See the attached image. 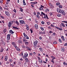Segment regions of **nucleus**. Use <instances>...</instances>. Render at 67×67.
<instances>
[{"mask_svg": "<svg viewBox=\"0 0 67 67\" xmlns=\"http://www.w3.org/2000/svg\"><path fill=\"white\" fill-rule=\"evenodd\" d=\"M57 11L58 13H62V14H64V15H65V12H64V10H62V9H60L57 8Z\"/></svg>", "mask_w": 67, "mask_h": 67, "instance_id": "obj_1", "label": "nucleus"}, {"mask_svg": "<svg viewBox=\"0 0 67 67\" xmlns=\"http://www.w3.org/2000/svg\"><path fill=\"white\" fill-rule=\"evenodd\" d=\"M37 43H38V41L37 40H36L34 42V47H36L37 45Z\"/></svg>", "mask_w": 67, "mask_h": 67, "instance_id": "obj_2", "label": "nucleus"}, {"mask_svg": "<svg viewBox=\"0 0 67 67\" xmlns=\"http://www.w3.org/2000/svg\"><path fill=\"white\" fill-rule=\"evenodd\" d=\"M25 38H26V39H27V40H29V37L27 36V35H26V34H25V33L24 32L23 34Z\"/></svg>", "mask_w": 67, "mask_h": 67, "instance_id": "obj_3", "label": "nucleus"}, {"mask_svg": "<svg viewBox=\"0 0 67 67\" xmlns=\"http://www.w3.org/2000/svg\"><path fill=\"white\" fill-rule=\"evenodd\" d=\"M5 14L7 15V16H9L10 15V14L9 12H8L7 11H5Z\"/></svg>", "mask_w": 67, "mask_h": 67, "instance_id": "obj_4", "label": "nucleus"}, {"mask_svg": "<svg viewBox=\"0 0 67 67\" xmlns=\"http://www.w3.org/2000/svg\"><path fill=\"white\" fill-rule=\"evenodd\" d=\"M10 34H8L7 35V40H10Z\"/></svg>", "mask_w": 67, "mask_h": 67, "instance_id": "obj_5", "label": "nucleus"}, {"mask_svg": "<svg viewBox=\"0 0 67 67\" xmlns=\"http://www.w3.org/2000/svg\"><path fill=\"white\" fill-rule=\"evenodd\" d=\"M19 22L20 23H21V24H25V23L24 21V20H20Z\"/></svg>", "mask_w": 67, "mask_h": 67, "instance_id": "obj_6", "label": "nucleus"}, {"mask_svg": "<svg viewBox=\"0 0 67 67\" xmlns=\"http://www.w3.org/2000/svg\"><path fill=\"white\" fill-rule=\"evenodd\" d=\"M8 26L9 28V29H10L11 26V22H9L8 25Z\"/></svg>", "mask_w": 67, "mask_h": 67, "instance_id": "obj_7", "label": "nucleus"}, {"mask_svg": "<svg viewBox=\"0 0 67 67\" xmlns=\"http://www.w3.org/2000/svg\"><path fill=\"white\" fill-rule=\"evenodd\" d=\"M55 28L56 29H58V30H60V31H63V29H62L60 28L59 27L55 26Z\"/></svg>", "mask_w": 67, "mask_h": 67, "instance_id": "obj_8", "label": "nucleus"}, {"mask_svg": "<svg viewBox=\"0 0 67 67\" xmlns=\"http://www.w3.org/2000/svg\"><path fill=\"white\" fill-rule=\"evenodd\" d=\"M27 56H28V54L27 53H25L24 56V58H25L26 57H27Z\"/></svg>", "mask_w": 67, "mask_h": 67, "instance_id": "obj_9", "label": "nucleus"}, {"mask_svg": "<svg viewBox=\"0 0 67 67\" xmlns=\"http://www.w3.org/2000/svg\"><path fill=\"white\" fill-rule=\"evenodd\" d=\"M18 43L19 44H22V41L21 40H19L18 41Z\"/></svg>", "mask_w": 67, "mask_h": 67, "instance_id": "obj_10", "label": "nucleus"}, {"mask_svg": "<svg viewBox=\"0 0 67 67\" xmlns=\"http://www.w3.org/2000/svg\"><path fill=\"white\" fill-rule=\"evenodd\" d=\"M15 48L16 50H17V51H20V49L17 46H15Z\"/></svg>", "mask_w": 67, "mask_h": 67, "instance_id": "obj_11", "label": "nucleus"}, {"mask_svg": "<svg viewBox=\"0 0 67 67\" xmlns=\"http://www.w3.org/2000/svg\"><path fill=\"white\" fill-rule=\"evenodd\" d=\"M26 48L28 50V51H31V49L28 47H26Z\"/></svg>", "mask_w": 67, "mask_h": 67, "instance_id": "obj_12", "label": "nucleus"}, {"mask_svg": "<svg viewBox=\"0 0 67 67\" xmlns=\"http://www.w3.org/2000/svg\"><path fill=\"white\" fill-rule=\"evenodd\" d=\"M4 60L5 61H7V60H8V56H7V55H6L5 56Z\"/></svg>", "mask_w": 67, "mask_h": 67, "instance_id": "obj_13", "label": "nucleus"}, {"mask_svg": "<svg viewBox=\"0 0 67 67\" xmlns=\"http://www.w3.org/2000/svg\"><path fill=\"white\" fill-rule=\"evenodd\" d=\"M39 33L40 34H45V32H39Z\"/></svg>", "mask_w": 67, "mask_h": 67, "instance_id": "obj_14", "label": "nucleus"}, {"mask_svg": "<svg viewBox=\"0 0 67 67\" xmlns=\"http://www.w3.org/2000/svg\"><path fill=\"white\" fill-rule=\"evenodd\" d=\"M23 41L24 42H25V43L26 42H27V40H26L25 38H23Z\"/></svg>", "mask_w": 67, "mask_h": 67, "instance_id": "obj_15", "label": "nucleus"}, {"mask_svg": "<svg viewBox=\"0 0 67 67\" xmlns=\"http://www.w3.org/2000/svg\"><path fill=\"white\" fill-rule=\"evenodd\" d=\"M61 38H62V40L63 41H65V39L64 38V36H61Z\"/></svg>", "mask_w": 67, "mask_h": 67, "instance_id": "obj_16", "label": "nucleus"}, {"mask_svg": "<svg viewBox=\"0 0 67 67\" xmlns=\"http://www.w3.org/2000/svg\"><path fill=\"white\" fill-rule=\"evenodd\" d=\"M9 61L10 62V63H12L13 62V59H12V58H10V59H9Z\"/></svg>", "mask_w": 67, "mask_h": 67, "instance_id": "obj_17", "label": "nucleus"}, {"mask_svg": "<svg viewBox=\"0 0 67 67\" xmlns=\"http://www.w3.org/2000/svg\"><path fill=\"white\" fill-rule=\"evenodd\" d=\"M61 51L62 52H64V51H65V49L64 48H61Z\"/></svg>", "mask_w": 67, "mask_h": 67, "instance_id": "obj_18", "label": "nucleus"}, {"mask_svg": "<svg viewBox=\"0 0 67 67\" xmlns=\"http://www.w3.org/2000/svg\"><path fill=\"white\" fill-rule=\"evenodd\" d=\"M12 44L14 46H15L16 44H15V42H12Z\"/></svg>", "mask_w": 67, "mask_h": 67, "instance_id": "obj_19", "label": "nucleus"}, {"mask_svg": "<svg viewBox=\"0 0 67 67\" xmlns=\"http://www.w3.org/2000/svg\"><path fill=\"white\" fill-rule=\"evenodd\" d=\"M9 32L10 33H11V34H13L14 33V32L12 31V30H10L9 31Z\"/></svg>", "mask_w": 67, "mask_h": 67, "instance_id": "obj_20", "label": "nucleus"}, {"mask_svg": "<svg viewBox=\"0 0 67 67\" xmlns=\"http://www.w3.org/2000/svg\"><path fill=\"white\" fill-rule=\"evenodd\" d=\"M13 28L14 29H16V30H19V28H17V27H14V26L13 27Z\"/></svg>", "mask_w": 67, "mask_h": 67, "instance_id": "obj_21", "label": "nucleus"}, {"mask_svg": "<svg viewBox=\"0 0 67 67\" xmlns=\"http://www.w3.org/2000/svg\"><path fill=\"white\" fill-rule=\"evenodd\" d=\"M4 50V49H3V48H1V51H0V52H1V53H2V52H3V51Z\"/></svg>", "mask_w": 67, "mask_h": 67, "instance_id": "obj_22", "label": "nucleus"}, {"mask_svg": "<svg viewBox=\"0 0 67 67\" xmlns=\"http://www.w3.org/2000/svg\"><path fill=\"white\" fill-rule=\"evenodd\" d=\"M57 16L58 17H60L62 16V15L60 14H58L57 15Z\"/></svg>", "mask_w": 67, "mask_h": 67, "instance_id": "obj_23", "label": "nucleus"}, {"mask_svg": "<svg viewBox=\"0 0 67 67\" xmlns=\"http://www.w3.org/2000/svg\"><path fill=\"white\" fill-rule=\"evenodd\" d=\"M15 23L18 25H19V23L16 21Z\"/></svg>", "mask_w": 67, "mask_h": 67, "instance_id": "obj_24", "label": "nucleus"}, {"mask_svg": "<svg viewBox=\"0 0 67 67\" xmlns=\"http://www.w3.org/2000/svg\"><path fill=\"white\" fill-rule=\"evenodd\" d=\"M23 4L24 5H26V4L25 3V1L24 0H23Z\"/></svg>", "mask_w": 67, "mask_h": 67, "instance_id": "obj_25", "label": "nucleus"}, {"mask_svg": "<svg viewBox=\"0 0 67 67\" xmlns=\"http://www.w3.org/2000/svg\"><path fill=\"white\" fill-rule=\"evenodd\" d=\"M39 49H40V52H43V49H42V48H39Z\"/></svg>", "mask_w": 67, "mask_h": 67, "instance_id": "obj_26", "label": "nucleus"}, {"mask_svg": "<svg viewBox=\"0 0 67 67\" xmlns=\"http://www.w3.org/2000/svg\"><path fill=\"white\" fill-rule=\"evenodd\" d=\"M39 63H42V60L41 59H40V60H38Z\"/></svg>", "mask_w": 67, "mask_h": 67, "instance_id": "obj_27", "label": "nucleus"}, {"mask_svg": "<svg viewBox=\"0 0 67 67\" xmlns=\"http://www.w3.org/2000/svg\"><path fill=\"white\" fill-rule=\"evenodd\" d=\"M59 41L60 43H62V40H61V39H60V38L59 39Z\"/></svg>", "mask_w": 67, "mask_h": 67, "instance_id": "obj_28", "label": "nucleus"}, {"mask_svg": "<svg viewBox=\"0 0 67 67\" xmlns=\"http://www.w3.org/2000/svg\"><path fill=\"white\" fill-rule=\"evenodd\" d=\"M62 26H63V27H65V25H64V24L62 23H61Z\"/></svg>", "mask_w": 67, "mask_h": 67, "instance_id": "obj_29", "label": "nucleus"}, {"mask_svg": "<svg viewBox=\"0 0 67 67\" xmlns=\"http://www.w3.org/2000/svg\"><path fill=\"white\" fill-rule=\"evenodd\" d=\"M35 27L36 29H38V25H35Z\"/></svg>", "mask_w": 67, "mask_h": 67, "instance_id": "obj_30", "label": "nucleus"}, {"mask_svg": "<svg viewBox=\"0 0 67 67\" xmlns=\"http://www.w3.org/2000/svg\"><path fill=\"white\" fill-rule=\"evenodd\" d=\"M51 58H52L53 59H55V57L54 56H51Z\"/></svg>", "mask_w": 67, "mask_h": 67, "instance_id": "obj_31", "label": "nucleus"}, {"mask_svg": "<svg viewBox=\"0 0 67 67\" xmlns=\"http://www.w3.org/2000/svg\"><path fill=\"white\" fill-rule=\"evenodd\" d=\"M25 60H26V62H29V60H28V59L27 58H25Z\"/></svg>", "mask_w": 67, "mask_h": 67, "instance_id": "obj_32", "label": "nucleus"}, {"mask_svg": "<svg viewBox=\"0 0 67 67\" xmlns=\"http://www.w3.org/2000/svg\"><path fill=\"white\" fill-rule=\"evenodd\" d=\"M15 21H14V20L10 22V23H11V24H12L13 23H15Z\"/></svg>", "mask_w": 67, "mask_h": 67, "instance_id": "obj_33", "label": "nucleus"}, {"mask_svg": "<svg viewBox=\"0 0 67 67\" xmlns=\"http://www.w3.org/2000/svg\"><path fill=\"white\" fill-rule=\"evenodd\" d=\"M36 57L37 58H38V60H40V59H41V58L37 56Z\"/></svg>", "mask_w": 67, "mask_h": 67, "instance_id": "obj_34", "label": "nucleus"}, {"mask_svg": "<svg viewBox=\"0 0 67 67\" xmlns=\"http://www.w3.org/2000/svg\"><path fill=\"white\" fill-rule=\"evenodd\" d=\"M63 65H67V63H66L65 62H63Z\"/></svg>", "mask_w": 67, "mask_h": 67, "instance_id": "obj_35", "label": "nucleus"}, {"mask_svg": "<svg viewBox=\"0 0 67 67\" xmlns=\"http://www.w3.org/2000/svg\"><path fill=\"white\" fill-rule=\"evenodd\" d=\"M3 32H7V29H5L3 30Z\"/></svg>", "mask_w": 67, "mask_h": 67, "instance_id": "obj_36", "label": "nucleus"}, {"mask_svg": "<svg viewBox=\"0 0 67 67\" xmlns=\"http://www.w3.org/2000/svg\"><path fill=\"white\" fill-rule=\"evenodd\" d=\"M25 44L26 45H28V44H29V42L28 41L27 42H25Z\"/></svg>", "mask_w": 67, "mask_h": 67, "instance_id": "obj_37", "label": "nucleus"}, {"mask_svg": "<svg viewBox=\"0 0 67 67\" xmlns=\"http://www.w3.org/2000/svg\"><path fill=\"white\" fill-rule=\"evenodd\" d=\"M53 44H57V42L56 41H54L53 42Z\"/></svg>", "mask_w": 67, "mask_h": 67, "instance_id": "obj_38", "label": "nucleus"}, {"mask_svg": "<svg viewBox=\"0 0 67 67\" xmlns=\"http://www.w3.org/2000/svg\"><path fill=\"white\" fill-rule=\"evenodd\" d=\"M4 9H5V10H9V8H8L4 7Z\"/></svg>", "mask_w": 67, "mask_h": 67, "instance_id": "obj_39", "label": "nucleus"}, {"mask_svg": "<svg viewBox=\"0 0 67 67\" xmlns=\"http://www.w3.org/2000/svg\"><path fill=\"white\" fill-rule=\"evenodd\" d=\"M51 62L52 63H53V64H54L55 62H54V60H53V59H52L51 61Z\"/></svg>", "mask_w": 67, "mask_h": 67, "instance_id": "obj_40", "label": "nucleus"}, {"mask_svg": "<svg viewBox=\"0 0 67 67\" xmlns=\"http://www.w3.org/2000/svg\"><path fill=\"white\" fill-rule=\"evenodd\" d=\"M46 11H48V12H49V9H48V8H46V10H45Z\"/></svg>", "mask_w": 67, "mask_h": 67, "instance_id": "obj_41", "label": "nucleus"}, {"mask_svg": "<svg viewBox=\"0 0 67 67\" xmlns=\"http://www.w3.org/2000/svg\"><path fill=\"white\" fill-rule=\"evenodd\" d=\"M49 5L51 7H52V6H53V5H52V4L51 3H49Z\"/></svg>", "mask_w": 67, "mask_h": 67, "instance_id": "obj_42", "label": "nucleus"}, {"mask_svg": "<svg viewBox=\"0 0 67 67\" xmlns=\"http://www.w3.org/2000/svg\"><path fill=\"white\" fill-rule=\"evenodd\" d=\"M40 29L42 31H44V29L43 27H41Z\"/></svg>", "mask_w": 67, "mask_h": 67, "instance_id": "obj_43", "label": "nucleus"}, {"mask_svg": "<svg viewBox=\"0 0 67 67\" xmlns=\"http://www.w3.org/2000/svg\"><path fill=\"white\" fill-rule=\"evenodd\" d=\"M36 16L37 17V18H38V19H39V18H40V16L38 15H37Z\"/></svg>", "mask_w": 67, "mask_h": 67, "instance_id": "obj_44", "label": "nucleus"}, {"mask_svg": "<svg viewBox=\"0 0 67 67\" xmlns=\"http://www.w3.org/2000/svg\"><path fill=\"white\" fill-rule=\"evenodd\" d=\"M62 5H60L59 6V8H62Z\"/></svg>", "mask_w": 67, "mask_h": 67, "instance_id": "obj_45", "label": "nucleus"}, {"mask_svg": "<svg viewBox=\"0 0 67 67\" xmlns=\"http://www.w3.org/2000/svg\"><path fill=\"white\" fill-rule=\"evenodd\" d=\"M35 21L36 23H38V22H37V20L36 19H35Z\"/></svg>", "mask_w": 67, "mask_h": 67, "instance_id": "obj_46", "label": "nucleus"}, {"mask_svg": "<svg viewBox=\"0 0 67 67\" xmlns=\"http://www.w3.org/2000/svg\"><path fill=\"white\" fill-rule=\"evenodd\" d=\"M39 10H43V8L41 7L40 8Z\"/></svg>", "mask_w": 67, "mask_h": 67, "instance_id": "obj_47", "label": "nucleus"}, {"mask_svg": "<svg viewBox=\"0 0 67 67\" xmlns=\"http://www.w3.org/2000/svg\"><path fill=\"white\" fill-rule=\"evenodd\" d=\"M13 11H14V12H15V13H16V10L15 9Z\"/></svg>", "mask_w": 67, "mask_h": 67, "instance_id": "obj_48", "label": "nucleus"}, {"mask_svg": "<svg viewBox=\"0 0 67 67\" xmlns=\"http://www.w3.org/2000/svg\"><path fill=\"white\" fill-rule=\"evenodd\" d=\"M56 4L57 5H60V3H57Z\"/></svg>", "mask_w": 67, "mask_h": 67, "instance_id": "obj_49", "label": "nucleus"}, {"mask_svg": "<svg viewBox=\"0 0 67 67\" xmlns=\"http://www.w3.org/2000/svg\"><path fill=\"white\" fill-rule=\"evenodd\" d=\"M0 10L1 11L2 10V7H1L0 6Z\"/></svg>", "mask_w": 67, "mask_h": 67, "instance_id": "obj_50", "label": "nucleus"}, {"mask_svg": "<svg viewBox=\"0 0 67 67\" xmlns=\"http://www.w3.org/2000/svg\"><path fill=\"white\" fill-rule=\"evenodd\" d=\"M55 35H56V34H55V33H53L52 34V35H53V36H55Z\"/></svg>", "mask_w": 67, "mask_h": 67, "instance_id": "obj_51", "label": "nucleus"}, {"mask_svg": "<svg viewBox=\"0 0 67 67\" xmlns=\"http://www.w3.org/2000/svg\"><path fill=\"white\" fill-rule=\"evenodd\" d=\"M47 23L48 25H49V24H50V23L48 22H47Z\"/></svg>", "mask_w": 67, "mask_h": 67, "instance_id": "obj_52", "label": "nucleus"}, {"mask_svg": "<svg viewBox=\"0 0 67 67\" xmlns=\"http://www.w3.org/2000/svg\"><path fill=\"white\" fill-rule=\"evenodd\" d=\"M30 31H31V33H33V31L32 30L30 29Z\"/></svg>", "mask_w": 67, "mask_h": 67, "instance_id": "obj_53", "label": "nucleus"}, {"mask_svg": "<svg viewBox=\"0 0 67 67\" xmlns=\"http://www.w3.org/2000/svg\"><path fill=\"white\" fill-rule=\"evenodd\" d=\"M7 43H9V42H10V41L8 40H7L6 41Z\"/></svg>", "mask_w": 67, "mask_h": 67, "instance_id": "obj_54", "label": "nucleus"}, {"mask_svg": "<svg viewBox=\"0 0 67 67\" xmlns=\"http://www.w3.org/2000/svg\"><path fill=\"white\" fill-rule=\"evenodd\" d=\"M9 62H8V61H7V62H6V64H9Z\"/></svg>", "mask_w": 67, "mask_h": 67, "instance_id": "obj_55", "label": "nucleus"}, {"mask_svg": "<svg viewBox=\"0 0 67 67\" xmlns=\"http://www.w3.org/2000/svg\"><path fill=\"white\" fill-rule=\"evenodd\" d=\"M26 29L28 30V31H29V27H27L26 28Z\"/></svg>", "mask_w": 67, "mask_h": 67, "instance_id": "obj_56", "label": "nucleus"}, {"mask_svg": "<svg viewBox=\"0 0 67 67\" xmlns=\"http://www.w3.org/2000/svg\"><path fill=\"white\" fill-rule=\"evenodd\" d=\"M1 18H2V19H4V17H3V16H1Z\"/></svg>", "mask_w": 67, "mask_h": 67, "instance_id": "obj_57", "label": "nucleus"}, {"mask_svg": "<svg viewBox=\"0 0 67 67\" xmlns=\"http://www.w3.org/2000/svg\"><path fill=\"white\" fill-rule=\"evenodd\" d=\"M31 3L32 4H34V2H31Z\"/></svg>", "mask_w": 67, "mask_h": 67, "instance_id": "obj_58", "label": "nucleus"}, {"mask_svg": "<svg viewBox=\"0 0 67 67\" xmlns=\"http://www.w3.org/2000/svg\"><path fill=\"white\" fill-rule=\"evenodd\" d=\"M42 38L41 37H39V39L40 40H42Z\"/></svg>", "mask_w": 67, "mask_h": 67, "instance_id": "obj_59", "label": "nucleus"}, {"mask_svg": "<svg viewBox=\"0 0 67 67\" xmlns=\"http://www.w3.org/2000/svg\"><path fill=\"white\" fill-rule=\"evenodd\" d=\"M41 23L42 24H44V21H42Z\"/></svg>", "mask_w": 67, "mask_h": 67, "instance_id": "obj_60", "label": "nucleus"}, {"mask_svg": "<svg viewBox=\"0 0 67 67\" xmlns=\"http://www.w3.org/2000/svg\"><path fill=\"white\" fill-rule=\"evenodd\" d=\"M49 33H53V32L52 31H50L49 32Z\"/></svg>", "mask_w": 67, "mask_h": 67, "instance_id": "obj_61", "label": "nucleus"}, {"mask_svg": "<svg viewBox=\"0 0 67 67\" xmlns=\"http://www.w3.org/2000/svg\"><path fill=\"white\" fill-rule=\"evenodd\" d=\"M67 43H66L64 44V46H67Z\"/></svg>", "mask_w": 67, "mask_h": 67, "instance_id": "obj_62", "label": "nucleus"}, {"mask_svg": "<svg viewBox=\"0 0 67 67\" xmlns=\"http://www.w3.org/2000/svg\"><path fill=\"white\" fill-rule=\"evenodd\" d=\"M23 17H21L19 18V19H23Z\"/></svg>", "mask_w": 67, "mask_h": 67, "instance_id": "obj_63", "label": "nucleus"}, {"mask_svg": "<svg viewBox=\"0 0 67 67\" xmlns=\"http://www.w3.org/2000/svg\"><path fill=\"white\" fill-rule=\"evenodd\" d=\"M3 1L2 0L1 1H0L1 3H3Z\"/></svg>", "mask_w": 67, "mask_h": 67, "instance_id": "obj_64", "label": "nucleus"}]
</instances>
